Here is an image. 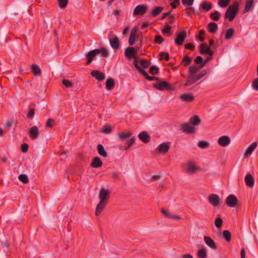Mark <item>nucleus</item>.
<instances>
[{
    "mask_svg": "<svg viewBox=\"0 0 258 258\" xmlns=\"http://www.w3.org/2000/svg\"><path fill=\"white\" fill-rule=\"evenodd\" d=\"M134 65L135 68L140 72L142 74V75L144 76L146 74L147 72H146L144 70L142 69L138 64L137 62H134Z\"/></svg>",
    "mask_w": 258,
    "mask_h": 258,
    "instance_id": "obj_56",
    "label": "nucleus"
},
{
    "mask_svg": "<svg viewBox=\"0 0 258 258\" xmlns=\"http://www.w3.org/2000/svg\"><path fill=\"white\" fill-rule=\"evenodd\" d=\"M203 67H201L200 65L199 66H197L196 65H192L189 68V74H194L198 72L200 69L202 68Z\"/></svg>",
    "mask_w": 258,
    "mask_h": 258,
    "instance_id": "obj_34",
    "label": "nucleus"
},
{
    "mask_svg": "<svg viewBox=\"0 0 258 258\" xmlns=\"http://www.w3.org/2000/svg\"><path fill=\"white\" fill-rule=\"evenodd\" d=\"M97 148L98 152L100 156L103 157H106L107 156V152L105 151L104 147L102 145H98L97 146Z\"/></svg>",
    "mask_w": 258,
    "mask_h": 258,
    "instance_id": "obj_29",
    "label": "nucleus"
},
{
    "mask_svg": "<svg viewBox=\"0 0 258 258\" xmlns=\"http://www.w3.org/2000/svg\"><path fill=\"white\" fill-rule=\"evenodd\" d=\"M149 72L152 75H155L158 74L159 69L155 66H152L150 67Z\"/></svg>",
    "mask_w": 258,
    "mask_h": 258,
    "instance_id": "obj_50",
    "label": "nucleus"
},
{
    "mask_svg": "<svg viewBox=\"0 0 258 258\" xmlns=\"http://www.w3.org/2000/svg\"><path fill=\"white\" fill-rule=\"evenodd\" d=\"M140 140L142 141L145 143H148L150 142V137L146 132H142L138 135Z\"/></svg>",
    "mask_w": 258,
    "mask_h": 258,
    "instance_id": "obj_19",
    "label": "nucleus"
},
{
    "mask_svg": "<svg viewBox=\"0 0 258 258\" xmlns=\"http://www.w3.org/2000/svg\"><path fill=\"white\" fill-rule=\"evenodd\" d=\"M101 53V55L103 57H106L108 55V52L105 47H102L101 49H95L89 51L86 55L87 62L86 64H89L93 60L95 56Z\"/></svg>",
    "mask_w": 258,
    "mask_h": 258,
    "instance_id": "obj_2",
    "label": "nucleus"
},
{
    "mask_svg": "<svg viewBox=\"0 0 258 258\" xmlns=\"http://www.w3.org/2000/svg\"><path fill=\"white\" fill-rule=\"evenodd\" d=\"M136 31H132L130 36L128 43L130 45H133L135 42Z\"/></svg>",
    "mask_w": 258,
    "mask_h": 258,
    "instance_id": "obj_43",
    "label": "nucleus"
},
{
    "mask_svg": "<svg viewBox=\"0 0 258 258\" xmlns=\"http://www.w3.org/2000/svg\"><path fill=\"white\" fill-rule=\"evenodd\" d=\"M201 122V120L199 117L197 115H194L190 118V123L192 125H198Z\"/></svg>",
    "mask_w": 258,
    "mask_h": 258,
    "instance_id": "obj_32",
    "label": "nucleus"
},
{
    "mask_svg": "<svg viewBox=\"0 0 258 258\" xmlns=\"http://www.w3.org/2000/svg\"><path fill=\"white\" fill-rule=\"evenodd\" d=\"M204 240L205 243L211 249H216L217 248L216 243L210 236H204Z\"/></svg>",
    "mask_w": 258,
    "mask_h": 258,
    "instance_id": "obj_13",
    "label": "nucleus"
},
{
    "mask_svg": "<svg viewBox=\"0 0 258 258\" xmlns=\"http://www.w3.org/2000/svg\"><path fill=\"white\" fill-rule=\"evenodd\" d=\"M91 75L99 81H101L105 78V75L104 73L96 70L92 71Z\"/></svg>",
    "mask_w": 258,
    "mask_h": 258,
    "instance_id": "obj_14",
    "label": "nucleus"
},
{
    "mask_svg": "<svg viewBox=\"0 0 258 258\" xmlns=\"http://www.w3.org/2000/svg\"><path fill=\"white\" fill-rule=\"evenodd\" d=\"M180 98L184 102H192L194 100V96L190 94H183L180 96Z\"/></svg>",
    "mask_w": 258,
    "mask_h": 258,
    "instance_id": "obj_24",
    "label": "nucleus"
},
{
    "mask_svg": "<svg viewBox=\"0 0 258 258\" xmlns=\"http://www.w3.org/2000/svg\"><path fill=\"white\" fill-rule=\"evenodd\" d=\"M125 56L129 59L137 57V50L134 47H127L124 52Z\"/></svg>",
    "mask_w": 258,
    "mask_h": 258,
    "instance_id": "obj_7",
    "label": "nucleus"
},
{
    "mask_svg": "<svg viewBox=\"0 0 258 258\" xmlns=\"http://www.w3.org/2000/svg\"><path fill=\"white\" fill-rule=\"evenodd\" d=\"M198 80H199L197 79V77L196 75L189 74L188 76L187 80L185 83V86L187 87L189 86Z\"/></svg>",
    "mask_w": 258,
    "mask_h": 258,
    "instance_id": "obj_16",
    "label": "nucleus"
},
{
    "mask_svg": "<svg viewBox=\"0 0 258 258\" xmlns=\"http://www.w3.org/2000/svg\"><path fill=\"white\" fill-rule=\"evenodd\" d=\"M185 169L189 174H193L198 171L200 168L197 167L192 161H187L185 164Z\"/></svg>",
    "mask_w": 258,
    "mask_h": 258,
    "instance_id": "obj_4",
    "label": "nucleus"
},
{
    "mask_svg": "<svg viewBox=\"0 0 258 258\" xmlns=\"http://www.w3.org/2000/svg\"><path fill=\"white\" fill-rule=\"evenodd\" d=\"M231 0H219L218 5L221 8H226L230 3Z\"/></svg>",
    "mask_w": 258,
    "mask_h": 258,
    "instance_id": "obj_44",
    "label": "nucleus"
},
{
    "mask_svg": "<svg viewBox=\"0 0 258 258\" xmlns=\"http://www.w3.org/2000/svg\"><path fill=\"white\" fill-rule=\"evenodd\" d=\"M112 131V128L110 125H104L102 129V132L105 134H109Z\"/></svg>",
    "mask_w": 258,
    "mask_h": 258,
    "instance_id": "obj_55",
    "label": "nucleus"
},
{
    "mask_svg": "<svg viewBox=\"0 0 258 258\" xmlns=\"http://www.w3.org/2000/svg\"><path fill=\"white\" fill-rule=\"evenodd\" d=\"M251 86L254 90L258 91V78L253 80Z\"/></svg>",
    "mask_w": 258,
    "mask_h": 258,
    "instance_id": "obj_52",
    "label": "nucleus"
},
{
    "mask_svg": "<svg viewBox=\"0 0 258 258\" xmlns=\"http://www.w3.org/2000/svg\"><path fill=\"white\" fill-rule=\"evenodd\" d=\"M212 4L207 2H203L201 5V8L204 11L208 12L212 8Z\"/></svg>",
    "mask_w": 258,
    "mask_h": 258,
    "instance_id": "obj_27",
    "label": "nucleus"
},
{
    "mask_svg": "<svg viewBox=\"0 0 258 258\" xmlns=\"http://www.w3.org/2000/svg\"><path fill=\"white\" fill-rule=\"evenodd\" d=\"M223 236L225 239L229 242L231 239V234L229 231L225 230L223 231Z\"/></svg>",
    "mask_w": 258,
    "mask_h": 258,
    "instance_id": "obj_40",
    "label": "nucleus"
},
{
    "mask_svg": "<svg viewBox=\"0 0 258 258\" xmlns=\"http://www.w3.org/2000/svg\"><path fill=\"white\" fill-rule=\"evenodd\" d=\"M59 6L61 8H65L68 4V0H58Z\"/></svg>",
    "mask_w": 258,
    "mask_h": 258,
    "instance_id": "obj_53",
    "label": "nucleus"
},
{
    "mask_svg": "<svg viewBox=\"0 0 258 258\" xmlns=\"http://www.w3.org/2000/svg\"><path fill=\"white\" fill-rule=\"evenodd\" d=\"M163 59L166 61L169 60V55L167 52H163L160 53V59L162 60Z\"/></svg>",
    "mask_w": 258,
    "mask_h": 258,
    "instance_id": "obj_48",
    "label": "nucleus"
},
{
    "mask_svg": "<svg viewBox=\"0 0 258 258\" xmlns=\"http://www.w3.org/2000/svg\"><path fill=\"white\" fill-rule=\"evenodd\" d=\"M191 61L192 59L190 57L187 56H184L182 59L181 63L184 66H188L190 64Z\"/></svg>",
    "mask_w": 258,
    "mask_h": 258,
    "instance_id": "obj_39",
    "label": "nucleus"
},
{
    "mask_svg": "<svg viewBox=\"0 0 258 258\" xmlns=\"http://www.w3.org/2000/svg\"><path fill=\"white\" fill-rule=\"evenodd\" d=\"M207 74V71L205 70H202L199 74H198L197 76V79L200 80L204 76H205Z\"/></svg>",
    "mask_w": 258,
    "mask_h": 258,
    "instance_id": "obj_60",
    "label": "nucleus"
},
{
    "mask_svg": "<svg viewBox=\"0 0 258 258\" xmlns=\"http://www.w3.org/2000/svg\"><path fill=\"white\" fill-rule=\"evenodd\" d=\"M171 1L170 5L172 9H175L180 4V0H169Z\"/></svg>",
    "mask_w": 258,
    "mask_h": 258,
    "instance_id": "obj_54",
    "label": "nucleus"
},
{
    "mask_svg": "<svg viewBox=\"0 0 258 258\" xmlns=\"http://www.w3.org/2000/svg\"><path fill=\"white\" fill-rule=\"evenodd\" d=\"M31 68L34 76H39L41 75V70L38 65L33 64Z\"/></svg>",
    "mask_w": 258,
    "mask_h": 258,
    "instance_id": "obj_28",
    "label": "nucleus"
},
{
    "mask_svg": "<svg viewBox=\"0 0 258 258\" xmlns=\"http://www.w3.org/2000/svg\"><path fill=\"white\" fill-rule=\"evenodd\" d=\"M147 8L144 5H138L137 6L134 11V15H143L145 14L147 11Z\"/></svg>",
    "mask_w": 258,
    "mask_h": 258,
    "instance_id": "obj_11",
    "label": "nucleus"
},
{
    "mask_svg": "<svg viewBox=\"0 0 258 258\" xmlns=\"http://www.w3.org/2000/svg\"><path fill=\"white\" fill-rule=\"evenodd\" d=\"M239 11V3L235 1L230 5L225 14V19H228L229 21H232L235 18Z\"/></svg>",
    "mask_w": 258,
    "mask_h": 258,
    "instance_id": "obj_1",
    "label": "nucleus"
},
{
    "mask_svg": "<svg viewBox=\"0 0 258 258\" xmlns=\"http://www.w3.org/2000/svg\"><path fill=\"white\" fill-rule=\"evenodd\" d=\"M245 181L246 185L249 187H251L254 185V179L250 173H248L246 175L245 177Z\"/></svg>",
    "mask_w": 258,
    "mask_h": 258,
    "instance_id": "obj_23",
    "label": "nucleus"
},
{
    "mask_svg": "<svg viewBox=\"0 0 258 258\" xmlns=\"http://www.w3.org/2000/svg\"><path fill=\"white\" fill-rule=\"evenodd\" d=\"M210 47L207 46L206 43H202L200 45V52L201 54H206L207 51L209 50Z\"/></svg>",
    "mask_w": 258,
    "mask_h": 258,
    "instance_id": "obj_37",
    "label": "nucleus"
},
{
    "mask_svg": "<svg viewBox=\"0 0 258 258\" xmlns=\"http://www.w3.org/2000/svg\"><path fill=\"white\" fill-rule=\"evenodd\" d=\"M220 15V12L217 11H215L213 13L210 14V17L212 20L215 21H217L219 20Z\"/></svg>",
    "mask_w": 258,
    "mask_h": 258,
    "instance_id": "obj_36",
    "label": "nucleus"
},
{
    "mask_svg": "<svg viewBox=\"0 0 258 258\" xmlns=\"http://www.w3.org/2000/svg\"><path fill=\"white\" fill-rule=\"evenodd\" d=\"M28 145L26 143H24L21 145V150L23 153H26L28 150Z\"/></svg>",
    "mask_w": 258,
    "mask_h": 258,
    "instance_id": "obj_62",
    "label": "nucleus"
},
{
    "mask_svg": "<svg viewBox=\"0 0 258 258\" xmlns=\"http://www.w3.org/2000/svg\"><path fill=\"white\" fill-rule=\"evenodd\" d=\"M170 148L169 145L166 143L161 144L157 148V150L159 153H166Z\"/></svg>",
    "mask_w": 258,
    "mask_h": 258,
    "instance_id": "obj_17",
    "label": "nucleus"
},
{
    "mask_svg": "<svg viewBox=\"0 0 258 258\" xmlns=\"http://www.w3.org/2000/svg\"><path fill=\"white\" fill-rule=\"evenodd\" d=\"M238 200L233 195L229 196L226 200V203L230 207H234L237 205Z\"/></svg>",
    "mask_w": 258,
    "mask_h": 258,
    "instance_id": "obj_8",
    "label": "nucleus"
},
{
    "mask_svg": "<svg viewBox=\"0 0 258 258\" xmlns=\"http://www.w3.org/2000/svg\"><path fill=\"white\" fill-rule=\"evenodd\" d=\"M257 146L256 142H253L246 149L244 157L246 158L249 155H251L253 152V150L256 148Z\"/></svg>",
    "mask_w": 258,
    "mask_h": 258,
    "instance_id": "obj_22",
    "label": "nucleus"
},
{
    "mask_svg": "<svg viewBox=\"0 0 258 258\" xmlns=\"http://www.w3.org/2000/svg\"><path fill=\"white\" fill-rule=\"evenodd\" d=\"M34 113H35V112H34V108H31L29 112H28L27 113V117L28 118H32L33 117L34 115Z\"/></svg>",
    "mask_w": 258,
    "mask_h": 258,
    "instance_id": "obj_63",
    "label": "nucleus"
},
{
    "mask_svg": "<svg viewBox=\"0 0 258 258\" xmlns=\"http://www.w3.org/2000/svg\"><path fill=\"white\" fill-rule=\"evenodd\" d=\"M198 145L201 149H206L209 147L210 144L207 141H201L198 142Z\"/></svg>",
    "mask_w": 258,
    "mask_h": 258,
    "instance_id": "obj_42",
    "label": "nucleus"
},
{
    "mask_svg": "<svg viewBox=\"0 0 258 258\" xmlns=\"http://www.w3.org/2000/svg\"><path fill=\"white\" fill-rule=\"evenodd\" d=\"M163 8L162 7H156L151 12V14L153 17H156L159 15L163 11Z\"/></svg>",
    "mask_w": 258,
    "mask_h": 258,
    "instance_id": "obj_33",
    "label": "nucleus"
},
{
    "mask_svg": "<svg viewBox=\"0 0 258 258\" xmlns=\"http://www.w3.org/2000/svg\"><path fill=\"white\" fill-rule=\"evenodd\" d=\"M109 198V192L108 190L102 188L99 193V198L100 199V201L107 203Z\"/></svg>",
    "mask_w": 258,
    "mask_h": 258,
    "instance_id": "obj_6",
    "label": "nucleus"
},
{
    "mask_svg": "<svg viewBox=\"0 0 258 258\" xmlns=\"http://www.w3.org/2000/svg\"><path fill=\"white\" fill-rule=\"evenodd\" d=\"M62 83L67 88H71L73 86V83L67 79L62 80Z\"/></svg>",
    "mask_w": 258,
    "mask_h": 258,
    "instance_id": "obj_49",
    "label": "nucleus"
},
{
    "mask_svg": "<svg viewBox=\"0 0 258 258\" xmlns=\"http://www.w3.org/2000/svg\"><path fill=\"white\" fill-rule=\"evenodd\" d=\"M107 203L102 202H99V203L97 204L96 210H95V215L96 216H99L101 212L103 210L104 208Z\"/></svg>",
    "mask_w": 258,
    "mask_h": 258,
    "instance_id": "obj_21",
    "label": "nucleus"
},
{
    "mask_svg": "<svg viewBox=\"0 0 258 258\" xmlns=\"http://www.w3.org/2000/svg\"><path fill=\"white\" fill-rule=\"evenodd\" d=\"M205 31L203 30H201L199 32V39L200 41L201 42H203L205 40L204 37L203 36V35H204L205 34Z\"/></svg>",
    "mask_w": 258,
    "mask_h": 258,
    "instance_id": "obj_64",
    "label": "nucleus"
},
{
    "mask_svg": "<svg viewBox=\"0 0 258 258\" xmlns=\"http://www.w3.org/2000/svg\"><path fill=\"white\" fill-rule=\"evenodd\" d=\"M187 33L184 30L181 31L177 35V37L175 39V43L176 45H182L186 37Z\"/></svg>",
    "mask_w": 258,
    "mask_h": 258,
    "instance_id": "obj_5",
    "label": "nucleus"
},
{
    "mask_svg": "<svg viewBox=\"0 0 258 258\" xmlns=\"http://www.w3.org/2000/svg\"><path fill=\"white\" fill-rule=\"evenodd\" d=\"M18 178L20 181L24 183H27L29 182L28 176L25 174H21L19 176Z\"/></svg>",
    "mask_w": 258,
    "mask_h": 258,
    "instance_id": "obj_46",
    "label": "nucleus"
},
{
    "mask_svg": "<svg viewBox=\"0 0 258 258\" xmlns=\"http://www.w3.org/2000/svg\"><path fill=\"white\" fill-rule=\"evenodd\" d=\"M198 256L199 258H206L207 257V250L205 248H202L198 250Z\"/></svg>",
    "mask_w": 258,
    "mask_h": 258,
    "instance_id": "obj_38",
    "label": "nucleus"
},
{
    "mask_svg": "<svg viewBox=\"0 0 258 258\" xmlns=\"http://www.w3.org/2000/svg\"><path fill=\"white\" fill-rule=\"evenodd\" d=\"M132 135V134L130 131H128L126 133L122 132L119 135L118 139L121 141H124L130 138Z\"/></svg>",
    "mask_w": 258,
    "mask_h": 258,
    "instance_id": "obj_31",
    "label": "nucleus"
},
{
    "mask_svg": "<svg viewBox=\"0 0 258 258\" xmlns=\"http://www.w3.org/2000/svg\"><path fill=\"white\" fill-rule=\"evenodd\" d=\"M111 46L114 49H117L119 47V40L117 36H114L112 39L109 40Z\"/></svg>",
    "mask_w": 258,
    "mask_h": 258,
    "instance_id": "obj_18",
    "label": "nucleus"
},
{
    "mask_svg": "<svg viewBox=\"0 0 258 258\" xmlns=\"http://www.w3.org/2000/svg\"><path fill=\"white\" fill-rule=\"evenodd\" d=\"M154 87L158 90H172L173 87L168 82L165 81H161L154 85Z\"/></svg>",
    "mask_w": 258,
    "mask_h": 258,
    "instance_id": "obj_3",
    "label": "nucleus"
},
{
    "mask_svg": "<svg viewBox=\"0 0 258 258\" xmlns=\"http://www.w3.org/2000/svg\"><path fill=\"white\" fill-rule=\"evenodd\" d=\"M181 127L182 131L187 134H192L195 131V127L189 123H185L182 124Z\"/></svg>",
    "mask_w": 258,
    "mask_h": 258,
    "instance_id": "obj_12",
    "label": "nucleus"
},
{
    "mask_svg": "<svg viewBox=\"0 0 258 258\" xmlns=\"http://www.w3.org/2000/svg\"><path fill=\"white\" fill-rule=\"evenodd\" d=\"M253 4V0H247L245 4V9L243 13H246L249 11Z\"/></svg>",
    "mask_w": 258,
    "mask_h": 258,
    "instance_id": "obj_35",
    "label": "nucleus"
},
{
    "mask_svg": "<svg viewBox=\"0 0 258 258\" xmlns=\"http://www.w3.org/2000/svg\"><path fill=\"white\" fill-rule=\"evenodd\" d=\"M140 63L141 66L143 68H145V69L147 68L149 65L148 62L145 59L141 60L140 61Z\"/></svg>",
    "mask_w": 258,
    "mask_h": 258,
    "instance_id": "obj_59",
    "label": "nucleus"
},
{
    "mask_svg": "<svg viewBox=\"0 0 258 258\" xmlns=\"http://www.w3.org/2000/svg\"><path fill=\"white\" fill-rule=\"evenodd\" d=\"M161 212L165 216L169 218L177 220L180 219V217L179 216L176 215H172L169 213L168 211L165 210L164 209H162Z\"/></svg>",
    "mask_w": 258,
    "mask_h": 258,
    "instance_id": "obj_25",
    "label": "nucleus"
},
{
    "mask_svg": "<svg viewBox=\"0 0 258 258\" xmlns=\"http://www.w3.org/2000/svg\"><path fill=\"white\" fill-rule=\"evenodd\" d=\"M30 138L32 140H34L37 138L39 135L38 128L36 126L31 127L29 132Z\"/></svg>",
    "mask_w": 258,
    "mask_h": 258,
    "instance_id": "obj_15",
    "label": "nucleus"
},
{
    "mask_svg": "<svg viewBox=\"0 0 258 258\" xmlns=\"http://www.w3.org/2000/svg\"><path fill=\"white\" fill-rule=\"evenodd\" d=\"M135 137L132 138L130 139L127 142V146H125L124 147V150H127L129 149L131 146H132L135 143Z\"/></svg>",
    "mask_w": 258,
    "mask_h": 258,
    "instance_id": "obj_45",
    "label": "nucleus"
},
{
    "mask_svg": "<svg viewBox=\"0 0 258 258\" xmlns=\"http://www.w3.org/2000/svg\"><path fill=\"white\" fill-rule=\"evenodd\" d=\"M194 61L197 64L200 66V64H202V63H203V58L201 56H198L195 59Z\"/></svg>",
    "mask_w": 258,
    "mask_h": 258,
    "instance_id": "obj_58",
    "label": "nucleus"
},
{
    "mask_svg": "<svg viewBox=\"0 0 258 258\" xmlns=\"http://www.w3.org/2000/svg\"><path fill=\"white\" fill-rule=\"evenodd\" d=\"M230 138L227 136H223L219 138L218 140V144L222 147H226L230 143Z\"/></svg>",
    "mask_w": 258,
    "mask_h": 258,
    "instance_id": "obj_10",
    "label": "nucleus"
},
{
    "mask_svg": "<svg viewBox=\"0 0 258 258\" xmlns=\"http://www.w3.org/2000/svg\"><path fill=\"white\" fill-rule=\"evenodd\" d=\"M155 42L158 44H161L164 41V39L161 35H157L155 38Z\"/></svg>",
    "mask_w": 258,
    "mask_h": 258,
    "instance_id": "obj_57",
    "label": "nucleus"
},
{
    "mask_svg": "<svg viewBox=\"0 0 258 258\" xmlns=\"http://www.w3.org/2000/svg\"><path fill=\"white\" fill-rule=\"evenodd\" d=\"M103 163L98 157H94L91 163V167L93 168H99L102 166Z\"/></svg>",
    "mask_w": 258,
    "mask_h": 258,
    "instance_id": "obj_20",
    "label": "nucleus"
},
{
    "mask_svg": "<svg viewBox=\"0 0 258 258\" xmlns=\"http://www.w3.org/2000/svg\"><path fill=\"white\" fill-rule=\"evenodd\" d=\"M115 86L114 81L112 78H109L106 82V88L108 90H111Z\"/></svg>",
    "mask_w": 258,
    "mask_h": 258,
    "instance_id": "obj_30",
    "label": "nucleus"
},
{
    "mask_svg": "<svg viewBox=\"0 0 258 258\" xmlns=\"http://www.w3.org/2000/svg\"><path fill=\"white\" fill-rule=\"evenodd\" d=\"M181 1L183 5H187L190 6L193 5L194 0H181Z\"/></svg>",
    "mask_w": 258,
    "mask_h": 258,
    "instance_id": "obj_61",
    "label": "nucleus"
},
{
    "mask_svg": "<svg viewBox=\"0 0 258 258\" xmlns=\"http://www.w3.org/2000/svg\"><path fill=\"white\" fill-rule=\"evenodd\" d=\"M171 27L169 25H166L165 26V27L162 30V33L164 34H167L168 35H171V32H170V30H171Z\"/></svg>",
    "mask_w": 258,
    "mask_h": 258,
    "instance_id": "obj_51",
    "label": "nucleus"
},
{
    "mask_svg": "<svg viewBox=\"0 0 258 258\" xmlns=\"http://www.w3.org/2000/svg\"><path fill=\"white\" fill-rule=\"evenodd\" d=\"M214 224L217 228H221L223 224V220L220 217H217L215 219Z\"/></svg>",
    "mask_w": 258,
    "mask_h": 258,
    "instance_id": "obj_47",
    "label": "nucleus"
},
{
    "mask_svg": "<svg viewBox=\"0 0 258 258\" xmlns=\"http://www.w3.org/2000/svg\"><path fill=\"white\" fill-rule=\"evenodd\" d=\"M209 202L214 207L218 206L220 204V199L216 194H211L208 197Z\"/></svg>",
    "mask_w": 258,
    "mask_h": 258,
    "instance_id": "obj_9",
    "label": "nucleus"
},
{
    "mask_svg": "<svg viewBox=\"0 0 258 258\" xmlns=\"http://www.w3.org/2000/svg\"><path fill=\"white\" fill-rule=\"evenodd\" d=\"M234 32V31L233 28H229L226 31V33L225 36V38L227 40L230 39L233 36Z\"/></svg>",
    "mask_w": 258,
    "mask_h": 258,
    "instance_id": "obj_41",
    "label": "nucleus"
},
{
    "mask_svg": "<svg viewBox=\"0 0 258 258\" xmlns=\"http://www.w3.org/2000/svg\"><path fill=\"white\" fill-rule=\"evenodd\" d=\"M218 25L215 22H211L208 25V29L209 32L215 33L218 30Z\"/></svg>",
    "mask_w": 258,
    "mask_h": 258,
    "instance_id": "obj_26",
    "label": "nucleus"
}]
</instances>
